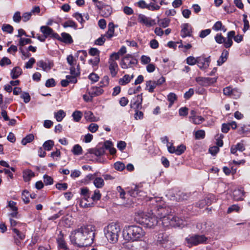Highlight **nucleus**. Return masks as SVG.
Instances as JSON below:
<instances>
[{
	"instance_id": "1",
	"label": "nucleus",
	"mask_w": 250,
	"mask_h": 250,
	"mask_svg": "<svg viewBox=\"0 0 250 250\" xmlns=\"http://www.w3.org/2000/svg\"><path fill=\"white\" fill-rule=\"evenodd\" d=\"M95 231L94 225H83L71 232L69 236L70 242L80 248L90 246L94 242Z\"/></svg>"
},
{
	"instance_id": "2",
	"label": "nucleus",
	"mask_w": 250,
	"mask_h": 250,
	"mask_svg": "<svg viewBox=\"0 0 250 250\" xmlns=\"http://www.w3.org/2000/svg\"><path fill=\"white\" fill-rule=\"evenodd\" d=\"M146 232L142 228L136 225L125 227L123 231L125 239L131 242L142 240Z\"/></svg>"
},
{
	"instance_id": "3",
	"label": "nucleus",
	"mask_w": 250,
	"mask_h": 250,
	"mask_svg": "<svg viewBox=\"0 0 250 250\" xmlns=\"http://www.w3.org/2000/svg\"><path fill=\"white\" fill-rule=\"evenodd\" d=\"M104 232L108 241L110 243L114 244L118 240L121 227L119 224L112 222L104 228Z\"/></svg>"
},
{
	"instance_id": "4",
	"label": "nucleus",
	"mask_w": 250,
	"mask_h": 250,
	"mask_svg": "<svg viewBox=\"0 0 250 250\" xmlns=\"http://www.w3.org/2000/svg\"><path fill=\"white\" fill-rule=\"evenodd\" d=\"M105 149H108L111 155L116 153V149L113 147V144L109 140L105 141L102 146H99L96 148L89 149L88 152L96 156H101L104 154Z\"/></svg>"
},
{
	"instance_id": "5",
	"label": "nucleus",
	"mask_w": 250,
	"mask_h": 250,
	"mask_svg": "<svg viewBox=\"0 0 250 250\" xmlns=\"http://www.w3.org/2000/svg\"><path fill=\"white\" fill-rule=\"evenodd\" d=\"M159 223L161 222V224L164 227L171 226V222L172 221V215L167 214V209L162 207L158 208V212L157 213Z\"/></svg>"
},
{
	"instance_id": "6",
	"label": "nucleus",
	"mask_w": 250,
	"mask_h": 250,
	"mask_svg": "<svg viewBox=\"0 0 250 250\" xmlns=\"http://www.w3.org/2000/svg\"><path fill=\"white\" fill-rule=\"evenodd\" d=\"M197 228L199 229L202 233L206 235L211 236L215 234L216 232L215 226L214 223L210 220L204 221L201 223L197 224Z\"/></svg>"
},
{
	"instance_id": "7",
	"label": "nucleus",
	"mask_w": 250,
	"mask_h": 250,
	"mask_svg": "<svg viewBox=\"0 0 250 250\" xmlns=\"http://www.w3.org/2000/svg\"><path fill=\"white\" fill-rule=\"evenodd\" d=\"M81 195L83 196L80 202V206L84 208L92 207L94 206L93 202L89 200L91 192L86 187L81 188Z\"/></svg>"
},
{
	"instance_id": "8",
	"label": "nucleus",
	"mask_w": 250,
	"mask_h": 250,
	"mask_svg": "<svg viewBox=\"0 0 250 250\" xmlns=\"http://www.w3.org/2000/svg\"><path fill=\"white\" fill-rule=\"evenodd\" d=\"M138 63L136 59L133 57L131 55L127 54L123 58L121 61L120 64L123 69H127L133 67Z\"/></svg>"
},
{
	"instance_id": "9",
	"label": "nucleus",
	"mask_w": 250,
	"mask_h": 250,
	"mask_svg": "<svg viewBox=\"0 0 250 250\" xmlns=\"http://www.w3.org/2000/svg\"><path fill=\"white\" fill-rule=\"evenodd\" d=\"M208 238L204 235H195L189 236L186 238L187 243L191 246L197 245L203 243L207 240Z\"/></svg>"
},
{
	"instance_id": "10",
	"label": "nucleus",
	"mask_w": 250,
	"mask_h": 250,
	"mask_svg": "<svg viewBox=\"0 0 250 250\" xmlns=\"http://www.w3.org/2000/svg\"><path fill=\"white\" fill-rule=\"evenodd\" d=\"M96 6L100 10V13L104 17H108L112 13L111 7L104 4L102 1H99Z\"/></svg>"
},
{
	"instance_id": "11",
	"label": "nucleus",
	"mask_w": 250,
	"mask_h": 250,
	"mask_svg": "<svg viewBox=\"0 0 250 250\" xmlns=\"http://www.w3.org/2000/svg\"><path fill=\"white\" fill-rule=\"evenodd\" d=\"M217 78H209L198 77L196 78V81L200 85L203 86H208L215 83Z\"/></svg>"
},
{
	"instance_id": "12",
	"label": "nucleus",
	"mask_w": 250,
	"mask_h": 250,
	"mask_svg": "<svg viewBox=\"0 0 250 250\" xmlns=\"http://www.w3.org/2000/svg\"><path fill=\"white\" fill-rule=\"evenodd\" d=\"M56 241L58 249L62 250H69L64 238V234L62 230L60 231L59 233L58 234Z\"/></svg>"
},
{
	"instance_id": "13",
	"label": "nucleus",
	"mask_w": 250,
	"mask_h": 250,
	"mask_svg": "<svg viewBox=\"0 0 250 250\" xmlns=\"http://www.w3.org/2000/svg\"><path fill=\"white\" fill-rule=\"evenodd\" d=\"M143 101L142 93L134 97L130 103V106L131 108H134L136 109H138L142 107V104Z\"/></svg>"
},
{
	"instance_id": "14",
	"label": "nucleus",
	"mask_w": 250,
	"mask_h": 250,
	"mask_svg": "<svg viewBox=\"0 0 250 250\" xmlns=\"http://www.w3.org/2000/svg\"><path fill=\"white\" fill-rule=\"evenodd\" d=\"M181 36L184 38L187 37H191L192 27L188 23H184L181 26Z\"/></svg>"
},
{
	"instance_id": "15",
	"label": "nucleus",
	"mask_w": 250,
	"mask_h": 250,
	"mask_svg": "<svg viewBox=\"0 0 250 250\" xmlns=\"http://www.w3.org/2000/svg\"><path fill=\"white\" fill-rule=\"evenodd\" d=\"M210 61V57L208 58L197 57V64L200 69H206L209 66Z\"/></svg>"
},
{
	"instance_id": "16",
	"label": "nucleus",
	"mask_w": 250,
	"mask_h": 250,
	"mask_svg": "<svg viewBox=\"0 0 250 250\" xmlns=\"http://www.w3.org/2000/svg\"><path fill=\"white\" fill-rule=\"evenodd\" d=\"M139 21L146 26L150 27L155 24V21L146 17L144 15L140 14L138 16Z\"/></svg>"
},
{
	"instance_id": "17",
	"label": "nucleus",
	"mask_w": 250,
	"mask_h": 250,
	"mask_svg": "<svg viewBox=\"0 0 250 250\" xmlns=\"http://www.w3.org/2000/svg\"><path fill=\"white\" fill-rule=\"evenodd\" d=\"M109 69L112 77H115L118 73V65L117 63L111 59L108 60Z\"/></svg>"
},
{
	"instance_id": "18",
	"label": "nucleus",
	"mask_w": 250,
	"mask_h": 250,
	"mask_svg": "<svg viewBox=\"0 0 250 250\" xmlns=\"http://www.w3.org/2000/svg\"><path fill=\"white\" fill-rule=\"evenodd\" d=\"M159 223L158 216H155L152 215H149L145 227L148 228H152L157 225Z\"/></svg>"
},
{
	"instance_id": "19",
	"label": "nucleus",
	"mask_w": 250,
	"mask_h": 250,
	"mask_svg": "<svg viewBox=\"0 0 250 250\" xmlns=\"http://www.w3.org/2000/svg\"><path fill=\"white\" fill-rule=\"evenodd\" d=\"M12 231L16 234L17 236H14V242L15 243L19 246L21 244V240H23L25 238V235L22 232L19 231L16 228L12 229Z\"/></svg>"
},
{
	"instance_id": "20",
	"label": "nucleus",
	"mask_w": 250,
	"mask_h": 250,
	"mask_svg": "<svg viewBox=\"0 0 250 250\" xmlns=\"http://www.w3.org/2000/svg\"><path fill=\"white\" fill-rule=\"evenodd\" d=\"M149 215L144 212L138 213L136 215L135 219L137 223L145 226Z\"/></svg>"
},
{
	"instance_id": "21",
	"label": "nucleus",
	"mask_w": 250,
	"mask_h": 250,
	"mask_svg": "<svg viewBox=\"0 0 250 250\" xmlns=\"http://www.w3.org/2000/svg\"><path fill=\"white\" fill-rule=\"evenodd\" d=\"M235 36V32L234 31H230L227 34L226 42H225V47L228 48L230 47L233 44L232 39H234Z\"/></svg>"
},
{
	"instance_id": "22",
	"label": "nucleus",
	"mask_w": 250,
	"mask_h": 250,
	"mask_svg": "<svg viewBox=\"0 0 250 250\" xmlns=\"http://www.w3.org/2000/svg\"><path fill=\"white\" fill-rule=\"evenodd\" d=\"M151 2L149 3L151 11L158 10L160 9V6L163 4H167V2H165V0H151Z\"/></svg>"
},
{
	"instance_id": "23",
	"label": "nucleus",
	"mask_w": 250,
	"mask_h": 250,
	"mask_svg": "<svg viewBox=\"0 0 250 250\" xmlns=\"http://www.w3.org/2000/svg\"><path fill=\"white\" fill-rule=\"evenodd\" d=\"M117 25H114L113 22H110L108 24V30L104 34V36L107 39H110L114 36L115 27H117Z\"/></svg>"
},
{
	"instance_id": "24",
	"label": "nucleus",
	"mask_w": 250,
	"mask_h": 250,
	"mask_svg": "<svg viewBox=\"0 0 250 250\" xmlns=\"http://www.w3.org/2000/svg\"><path fill=\"white\" fill-rule=\"evenodd\" d=\"M37 65L44 71H47L50 70L53 67V63L49 61L47 62H44L43 60H40L37 63Z\"/></svg>"
},
{
	"instance_id": "25",
	"label": "nucleus",
	"mask_w": 250,
	"mask_h": 250,
	"mask_svg": "<svg viewBox=\"0 0 250 250\" xmlns=\"http://www.w3.org/2000/svg\"><path fill=\"white\" fill-rule=\"evenodd\" d=\"M185 225V221L177 216L172 215V221L171 222V227H183Z\"/></svg>"
},
{
	"instance_id": "26",
	"label": "nucleus",
	"mask_w": 250,
	"mask_h": 250,
	"mask_svg": "<svg viewBox=\"0 0 250 250\" xmlns=\"http://www.w3.org/2000/svg\"><path fill=\"white\" fill-rule=\"evenodd\" d=\"M16 205L17 203L14 201H10L8 202V206L10 208L11 210L13 211V212L10 213V216L12 217L17 218L18 208Z\"/></svg>"
},
{
	"instance_id": "27",
	"label": "nucleus",
	"mask_w": 250,
	"mask_h": 250,
	"mask_svg": "<svg viewBox=\"0 0 250 250\" xmlns=\"http://www.w3.org/2000/svg\"><path fill=\"white\" fill-rule=\"evenodd\" d=\"M103 92L104 90L100 86L92 87L88 93L89 95H91V97L93 98L94 97L101 95Z\"/></svg>"
},
{
	"instance_id": "28",
	"label": "nucleus",
	"mask_w": 250,
	"mask_h": 250,
	"mask_svg": "<svg viewBox=\"0 0 250 250\" xmlns=\"http://www.w3.org/2000/svg\"><path fill=\"white\" fill-rule=\"evenodd\" d=\"M168 241V235L165 233H159L157 235V242L160 245L166 244Z\"/></svg>"
},
{
	"instance_id": "29",
	"label": "nucleus",
	"mask_w": 250,
	"mask_h": 250,
	"mask_svg": "<svg viewBox=\"0 0 250 250\" xmlns=\"http://www.w3.org/2000/svg\"><path fill=\"white\" fill-rule=\"evenodd\" d=\"M244 195V191L239 189H235L232 193L233 199L236 201H241L243 200Z\"/></svg>"
},
{
	"instance_id": "30",
	"label": "nucleus",
	"mask_w": 250,
	"mask_h": 250,
	"mask_svg": "<svg viewBox=\"0 0 250 250\" xmlns=\"http://www.w3.org/2000/svg\"><path fill=\"white\" fill-rule=\"evenodd\" d=\"M40 31L43 34L45 38L50 37L52 33L53 29L47 25L42 26L40 27Z\"/></svg>"
},
{
	"instance_id": "31",
	"label": "nucleus",
	"mask_w": 250,
	"mask_h": 250,
	"mask_svg": "<svg viewBox=\"0 0 250 250\" xmlns=\"http://www.w3.org/2000/svg\"><path fill=\"white\" fill-rule=\"evenodd\" d=\"M61 42L66 44H71L73 42V39L68 33L63 32L61 34Z\"/></svg>"
},
{
	"instance_id": "32",
	"label": "nucleus",
	"mask_w": 250,
	"mask_h": 250,
	"mask_svg": "<svg viewBox=\"0 0 250 250\" xmlns=\"http://www.w3.org/2000/svg\"><path fill=\"white\" fill-rule=\"evenodd\" d=\"M146 89L149 93H153L154 91V89L157 86L155 83V81L149 80L146 81Z\"/></svg>"
},
{
	"instance_id": "33",
	"label": "nucleus",
	"mask_w": 250,
	"mask_h": 250,
	"mask_svg": "<svg viewBox=\"0 0 250 250\" xmlns=\"http://www.w3.org/2000/svg\"><path fill=\"white\" fill-rule=\"evenodd\" d=\"M22 73L21 69L19 67L16 66L12 69L11 71V77L13 79H16L18 78Z\"/></svg>"
},
{
	"instance_id": "34",
	"label": "nucleus",
	"mask_w": 250,
	"mask_h": 250,
	"mask_svg": "<svg viewBox=\"0 0 250 250\" xmlns=\"http://www.w3.org/2000/svg\"><path fill=\"white\" fill-rule=\"evenodd\" d=\"M228 55L229 52L226 50H224L217 61V65L220 66L224 63L227 60Z\"/></svg>"
},
{
	"instance_id": "35",
	"label": "nucleus",
	"mask_w": 250,
	"mask_h": 250,
	"mask_svg": "<svg viewBox=\"0 0 250 250\" xmlns=\"http://www.w3.org/2000/svg\"><path fill=\"white\" fill-rule=\"evenodd\" d=\"M101 196L102 195L100 193V190L97 189L94 190V193L91 197L90 196L89 200L94 204V202L100 200Z\"/></svg>"
},
{
	"instance_id": "36",
	"label": "nucleus",
	"mask_w": 250,
	"mask_h": 250,
	"mask_svg": "<svg viewBox=\"0 0 250 250\" xmlns=\"http://www.w3.org/2000/svg\"><path fill=\"white\" fill-rule=\"evenodd\" d=\"M34 176V172L30 169H27L23 172V177L25 182L29 181Z\"/></svg>"
},
{
	"instance_id": "37",
	"label": "nucleus",
	"mask_w": 250,
	"mask_h": 250,
	"mask_svg": "<svg viewBox=\"0 0 250 250\" xmlns=\"http://www.w3.org/2000/svg\"><path fill=\"white\" fill-rule=\"evenodd\" d=\"M65 115V112L62 109L58 110L56 112H54V117L58 122H61Z\"/></svg>"
},
{
	"instance_id": "38",
	"label": "nucleus",
	"mask_w": 250,
	"mask_h": 250,
	"mask_svg": "<svg viewBox=\"0 0 250 250\" xmlns=\"http://www.w3.org/2000/svg\"><path fill=\"white\" fill-rule=\"evenodd\" d=\"M85 118L90 122H97L99 120V118L95 117L93 113L90 111L85 113Z\"/></svg>"
},
{
	"instance_id": "39",
	"label": "nucleus",
	"mask_w": 250,
	"mask_h": 250,
	"mask_svg": "<svg viewBox=\"0 0 250 250\" xmlns=\"http://www.w3.org/2000/svg\"><path fill=\"white\" fill-rule=\"evenodd\" d=\"M177 100V95L172 92L170 93L167 95V100L169 102V105L168 106V108H170L172 105L173 104L174 102Z\"/></svg>"
},
{
	"instance_id": "40",
	"label": "nucleus",
	"mask_w": 250,
	"mask_h": 250,
	"mask_svg": "<svg viewBox=\"0 0 250 250\" xmlns=\"http://www.w3.org/2000/svg\"><path fill=\"white\" fill-rule=\"evenodd\" d=\"M93 184L97 188H100L103 187L104 183L103 178L97 177L93 180Z\"/></svg>"
},
{
	"instance_id": "41",
	"label": "nucleus",
	"mask_w": 250,
	"mask_h": 250,
	"mask_svg": "<svg viewBox=\"0 0 250 250\" xmlns=\"http://www.w3.org/2000/svg\"><path fill=\"white\" fill-rule=\"evenodd\" d=\"M215 42L218 44L224 43L225 46V42H226V38L224 37L221 33L217 34L214 37Z\"/></svg>"
},
{
	"instance_id": "42",
	"label": "nucleus",
	"mask_w": 250,
	"mask_h": 250,
	"mask_svg": "<svg viewBox=\"0 0 250 250\" xmlns=\"http://www.w3.org/2000/svg\"><path fill=\"white\" fill-rule=\"evenodd\" d=\"M250 131V125H243L240 126L238 129V133L241 135Z\"/></svg>"
},
{
	"instance_id": "43",
	"label": "nucleus",
	"mask_w": 250,
	"mask_h": 250,
	"mask_svg": "<svg viewBox=\"0 0 250 250\" xmlns=\"http://www.w3.org/2000/svg\"><path fill=\"white\" fill-rule=\"evenodd\" d=\"M34 139V136L32 134H30L27 135L25 137L22 139L21 140V144L22 145H26L27 144L31 142Z\"/></svg>"
},
{
	"instance_id": "44",
	"label": "nucleus",
	"mask_w": 250,
	"mask_h": 250,
	"mask_svg": "<svg viewBox=\"0 0 250 250\" xmlns=\"http://www.w3.org/2000/svg\"><path fill=\"white\" fill-rule=\"evenodd\" d=\"M130 82V76L128 74H125L122 78L119 79V83L122 85H125Z\"/></svg>"
},
{
	"instance_id": "45",
	"label": "nucleus",
	"mask_w": 250,
	"mask_h": 250,
	"mask_svg": "<svg viewBox=\"0 0 250 250\" xmlns=\"http://www.w3.org/2000/svg\"><path fill=\"white\" fill-rule=\"evenodd\" d=\"M54 145V142L52 140H47L43 144V147L45 150L49 151L52 149Z\"/></svg>"
},
{
	"instance_id": "46",
	"label": "nucleus",
	"mask_w": 250,
	"mask_h": 250,
	"mask_svg": "<svg viewBox=\"0 0 250 250\" xmlns=\"http://www.w3.org/2000/svg\"><path fill=\"white\" fill-rule=\"evenodd\" d=\"M1 29L4 32L9 34H12L14 30L13 26L8 24H3L2 26Z\"/></svg>"
},
{
	"instance_id": "47",
	"label": "nucleus",
	"mask_w": 250,
	"mask_h": 250,
	"mask_svg": "<svg viewBox=\"0 0 250 250\" xmlns=\"http://www.w3.org/2000/svg\"><path fill=\"white\" fill-rule=\"evenodd\" d=\"M72 152L75 155H79L82 154L83 149L79 145H75L73 147Z\"/></svg>"
},
{
	"instance_id": "48",
	"label": "nucleus",
	"mask_w": 250,
	"mask_h": 250,
	"mask_svg": "<svg viewBox=\"0 0 250 250\" xmlns=\"http://www.w3.org/2000/svg\"><path fill=\"white\" fill-rule=\"evenodd\" d=\"M29 192H28V190H24L22 191V194H21V198H22L23 201L24 202V203L25 204H28V203H29L30 200H29Z\"/></svg>"
},
{
	"instance_id": "49",
	"label": "nucleus",
	"mask_w": 250,
	"mask_h": 250,
	"mask_svg": "<svg viewBox=\"0 0 250 250\" xmlns=\"http://www.w3.org/2000/svg\"><path fill=\"white\" fill-rule=\"evenodd\" d=\"M205 134L204 130H198L195 132V138L197 140L203 139L205 138Z\"/></svg>"
},
{
	"instance_id": "50",
	"label": "nucleus",
	"mask_w": 250,
	"mask_h": 250,
	"mask_svg": "<svg viewBox=\"0 0 250 250\" xmlns=\"http://www.w3.org/2000/svg\"><path fill=\"white\" fill-rule=\"evenodd\" d=\"M82 113L80 111L76 110L72 114V117L75 122H79L82 117Z\"/></svg>"
},
{
	"instance_id": "51",
	"label": "nucleus",
	"mask_w": 250,
	"mask_h": 250,
	"mask_svg": "<svg viewBox=\"0 0 250 250\" xmlns=\"http://www.w3.org/2000/svg\"><path fill=\"white\" fill-rule=\"evenodd\" d=\"M170 20L167 18H164L159 21L160 26L163 28H166L169 25Z\"/></svg>"
},
{
	"instance_id": "52",
	"label": "nucleus",
	"mask_w": 250,
	"mask_h": 250,
	"mask_svg": "<svg viewBox=\"0 0 250 250\" xmlns=\"http://www.w3.org/2000/svg\"><path fill=\"white\" fill-rule=\"evenodd\" d=\"M63 26L64 28L72 27L75 29H76L77 27L76 23L73 21L72 20H68L65 21L63 24Z\"/></svg>"
},
{
	"instance_id": "53",
	"label": "nucleus",
	"mask_w": 250,
	"mask_h": 250,
	"mask_svg": "<svg viewBox=\"0 0 250 250\" xmlns=\"http://www.w3.org/2000/svg\"><path fill=\"white\" fill-rule=\"evenodd\" d=\"M138 6L141 8H146L148 10H151L149 4H147L145 0H140L137 2Z\"/></svg>"
},
{
	"instance_id": "54",
	"label": "nucleus",
	"mask_w": 250,
	"mask_h": 250,
	"mask_svg": "<svg viewBox=\"0 0 250 250\" xmlns=\"http://www.w3.org/2000/svg\"><path fill=\"white\" fill-rule=\"evenodd\" d=\"M107 39L104 35H102L101 36L95 41L94 43L96 45H103Z\"/></svg>"
},
{
	"instance_id": "55",
	"label": "nucleus",
	"mask_w": 250,
	"mask_h": 250,
	"mask_svg": "<svg viewBox=\"0 0 250 250\" xmlns=\"http://www.w3.org/2000/svg\"><path fill=\"white\" fill-rule=\"evenodd\" d=\"M186 149V147L185 146L181 145L178 146L177 148H176L175 154L178 155H180L184 152Z\"/></svg>"
},
{
	"instance_id": "56",
	"label": "nucleus",
	"mask_w": 250,
	"mask_h": 250,
	"mask_svg": "<svg viewBox=\"0 0 250 250\" xmlns=\"http://www.w3.org/2000/svg\"><path fill=\"white\" fill-rule=\"evenodd\" d=\"M197 58H195L193 56L188 57L186 59V62L190 65H193L197 63Z\"/></svg>"
},
{
	"instance_id": "57",
	"label": "nucleus",
	"mask_w": 250,
	"mask_h": 250,
	"mask_svg": "<svg viewBox=\"0 0 250 250\" xmlns=\"http://www.w3.org/2000/svg\"><path fill=\"white\" fill-rule=\"evenodd\" d=\"M243 22H244V28H243V31L245 32L246 31H247L249 28V21L247 20V16L246 14H244L243 15Z\"/></svg>"
},
{
	"instance_id": "58",
	"label": "nucleus",
	"mask_w": 250,
	"mask_h": 250,
	"mask_svg": "<svg viewBox=\"0 0 250 250\" xmlns=\"http://www.w3.org/2000/svg\"><path fill=\"white\" fill-rule=\"evenodd\" d=\"M21 98L23 99L25 103H28L31 100V97L29 94L26 92H23L21 95Z\"/></svg>"
},
{
	"instance_id": "59",
	"label": "nucleus",
	"mask_w": 250,
	"mask_h": 250,
	"mask_svg": "<svg viewBox=\"0 0 250 250\" xmlns=\"http://www.w3.org/2000/svg\"><path fill=\"white\" fill-rule=\"evenodd\" d=\"M204 121V118L201 116H196L192 119V122L195 125L200 124Z\"/></svg>"
},
{
	"instance_id": "60",
	"label": "nucleus",
	"mask_w": 250,
	"mask_h": 250,
	"mask_svg": "<svg viewBox=\"0 0 250 250\" xmlns=\"http://www.w3.org/2000/svg\"><path fill=\"white\" fill-rule=\"evenodd\" d=\"M114 167L117 170L122 171L125 168V167L123 163L117 162L114 164Z\"/></svg>"
},
{
	"instance_id": "61",
	"label": "nucleus",
	"mask_w": 250,
	"mask_h": 250,
	"mask_svg": "<svg viewBox=\"0 0 250 250\" xmlns=\"http://www.w3.org/2000/svg\"><path fill=\"white\" fill-rule=\"evenodd\" d=\"M140 190H139V188L138 186H135L133 189H131L129 191V193L131 196L135 197H136Z\"/></svg>"
},
{
	"instance_id": "62",
	"label": "nucleus",
	"mask_w": 250,
	"mask_h": 250,
	"mask_svg": "<svg viewBox=\"0 0 250 250\" xmlns=\"http://www.w3.org/2000/svg\"><path fill=\"white\" fill-rule=\"evenodd\" d=\"M43 182L46 185H50L53 183V179L47 175L43 176Z\"/></svg>"
},
{
	"instance_id": "63",
	"label": "nucleus",
	"mask_w": 250,
	"mask_h": 250,
	"mask_svg": "<svg viewBox=\"0 0 250 250\" xmlns=\"http://www.w3.org/2000/svg\"><path fill=\"white\" fill-rule=\"evenodd\" d=\"M56 83L55 80L53 78L48 79L45 83V86L47 87H52L56 85Z\"/></svg>"
},
{
	"instance_id": "64",
	"label": "nucleus",
	"mask_w": 250,
	"mask_h": 250,
	"mask_svg": "<svg viewBox=\"0 0 250 250\" xmlns=\"http://www.w3.org/2000/svg\"><path fill=\"white\" fill-rule=\"evenodd\" d=\"M109 78L108 76H104L101 81L100 82V86L103 87V86H107L109 84Z\"/></svg>"
}]
</instances>
